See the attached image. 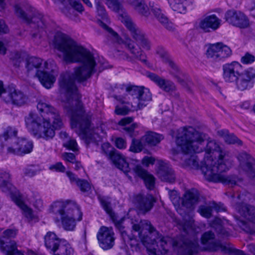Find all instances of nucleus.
Listing matches in <instances>:
<instances>
[{"instance_id": "1", "label": "nucleus", "mask_w": 255, "mask_h": 255, "mask_svg": "<svg viewBox=\"0 0 255 255\" xmlns=\"http://www.w3.org/2000/svg\"><path fill=\"white\" fill-rule=\"evenodd\" d=\"M54 48L63 53V59L67 63L81 62L82 65L74 69L71 76L68 73L60 75L59 79L60 91L65 97V107L70 116L72 128H78L80 136H95L91 122L92 114L83 110L81 96L74 79L82 82L89 79L95 72L97 63L93 54L83 46L78 45L68 35L57 32L54 36Z\"/></svg>"}, {"instance_id": "2", "label": "nucleus", "mask_w": 255, "mask_h": 255, "mask_svg": "<svg viewBox=\"0 0 255 255\" xmlns=\"http://www.w3.org/2000/svg\"><path fill=\"white\" fill-rule=\"evenodd\" d=\"M206 138L205 134L197 131L192 127L180 128L177 131L176 143L185 153H200L205 149L204 157L206 166L201 167V171L205 179L210 182L235 184L236 182L224 172L228 171L233 163L230 152L221 150L217 142L209 140L204 148L203 143Z\"/></svg>"}, {"instance_id": "3", "label": "nucleus", "mask_w": 255, "mask_h": 255, "mask_svg": "<svg viewBox=\"0 0 255 255\" xmlns=\"http://www.w3.org/2000/svg\"><path fill=\"white\" fill-rule=\"evenodd\" d=\"M136 223L132 222V229L138 233V236L143 242L149 243L148 238H151L152 247L147 249L149 255H164L168 251L170 244L173 247L178 249V252L183 255H192L198 252V241L194 236L189 238V234L192 230L190 221L178 223V228L183 231L186 235L178 237L174 240L166 236H162L157 232L148 220H140Z\"/></svg>"}, {"instance_id": "4", "label": "nucleus", "mask_w": 255, "mask_h": 255, "mask_svg": "<svg viewBox=\"0 0 255 255\" xmlns=\"http://www.w3.org/2000/svg\"><path fill=\"white\" fill-rule=\"evenodd\" d=\"M37 108L43 119L35 113H29L25 118L27 128L37 138L42 137L46 139L53 138L55 135V129H60L63 126L58 111L43 101L38 103Z\"/></svg>"}, {"instance_id": "5", "label": "nucleus", "mask_w": 255, "mask_h": 255, "mask_svg": "<svg viewBox=\"0 0 255 255\" xmlns=\"http://www.w3.org/2000/svg\"><path fill=\"white\" fill-rule=\"evenodd\" d=\"M119 19L129 30L131 37L140 47H136L134 42L129 38H126L124 40H119V37L118 39H116L119 43H123L135 58L143 63L147 64L146 56L140 47L146 50H150V41L145 33L132 22L131 19L126 13L121 14Z\"/></svg>"}, {"instance_id": "6", "label": "nucleus", "mask_w": 255, "mask_h": 255, "mask_svg": "<svg viewBox=\"0 0 255 255\" xmlns=\"http://www.w3.org/2000/svg\"><path fill=\"white\" fill-rule=\"evenodd\" d=\"M50 213L59 217L63 229L74 231L77 221L82 219L83 214L79 206L69 200H60L53 202L49 207Z\"/></svg>"}, {"instance_id": "7", "label": "nucleus", "mask_w": 255, "mask_h": 255, "mask_svg": "<svg viewBox=\"0 0 255 255\" xmlns=\"http://www.w3.org/2000/svg\"><path fill=\"white\" fill-rule=\"evenodd\" d=\"M15 13L18 18L28 24H33L40 29L45 28L48 17L37 11L29 4H17L14 6Z\"/></svg>"}, {"instance_id": "8", "label": "nucleus", "mask_w": 255, "mask_h": 255, "mask_svg": "<svg viewBox=\"0 0 255 255\" xmlns=\"http://www.w3.org/2000/svg\"><path fill=\"white\" fill-rule=\"evenodd\" d=\"M100 203L104 210L110 216L111 219L114 223L116 228L121 232L122 236L124 241L125 242H127L128 244L132 249V250L134 249L135 251L138 250L139 249L140 245L139 242L137 241L135 238L128 235L126 232L123 231L124 227L122 225V224L124 219H118V216L113 211L111 203L107 200L104 198H101L100 199Z\"/></svg>"}, {"instance_id": "9", "label": "nucleus", "mask_w": 255, "mask_h": 255, "mask_svg": "<svg viewBox=\"0 0 255 255\" xmlns=\"http://www.w3.org/2000/svg\"><path fill=\"white\" fill-rule=\"evenodd\" d=\"M17 131L8 128L0 136V150L7 154L19 155V138L16 137Z\"/></svg>"}, {"instance_id": "10", "label": "nucleus", "mask_w": 255, "mask_h": 255, "mask_svg": "<svg viewBox=\"0 0 255 255\" xmlns=\"http://www.w3.org/2000/svg\"><path fill=\"white\" fill-rule=\"evenodd\" d=\"M57 75L55 62L49 60L44 62L43 70L37 71L35 76L44 87L50 89L55 83Z\"/></svg>"}, {"instance_id": "11", "label": "nucleus", "mask_w": 255, "mask_h": 255, "mask_svg": "<svg viewBox=\"0 0 255 255\" xmlns=\"http://www.w3.org/2000/svg\"><path fill=\"white\" fill-rule=\"evenodd\" d=\"M16 235V230L7 229L0 236V250L5 255H24L17 250L16 242L12 240Z\"/></svg>"}, {"instance_id": "12", "label": "nucleus", "mask_w": 255, "mask_h": 255, "mask_svg": "<svg viewBox=\"0 0 255 255\" xmlns=\"http://www.w3.org/2000/svg\"><path fill=\"white\" fill-rule=\"evenodd\" d=\"M169 195L171 201L174 206L180 205L187 208H191L195 204L197 203L199 194L195 189H191L187 191L182 198H180L176 191H170Z\"/></svg>"}, {"instance_id": "13", "label": "nucleus", "mask_w": 255, "mask_h": 255, "mask_svg": "<svg viewBox=\"0 0 255 255\" xmlns=\"http://www.w3.org/2000/svg\"><path fill=\"white\" fill-rule=\"evenodd\" d=\"M109 8L118 13L123 12V6L119 0H106ZM135 10L141 15L147 17L150 12L149 8L144 0H127Z\"/></svg>"}, {"instance_id": "14", "label": "nucleus", "mask_w": 255, "mask_h": 255, "mask_svg": "<svg viewBox=\"0 0 255 255\" xmlns=\"http://www.w3.org/2000/svg\"><path fill=\"white\" fill-rule=\"evenodd\" d=\"M232 54V51L231 48L222 42L211 44L207 51L208 58L216 62L224 61Z\"/></svg>"}, {"instance_id": "15", "label": "nucleus", "mask_w": 255, "mask_h": 255, "mask_svg": "<svg viewBox=\"0 0 255 255\" xmlns=\"http://www.w3.org/2000/svg\"><path fill=\"white\" fill-rule=\"evenodd\" d=\"M234 83L240 91L250 90L255 83V70L250 68L241 71Z\"/></svg>"}, {"instance_id": "16", "label": "nucleus", "mask_w": 255, "mask_h": 255, "mask_svg": "<svg viewBox=\"0 0 255 255\" xmlns=\"http://www.w3.org/2000/svg\"><path fill=\"white\" fill-rule=\"evenodd\" d=\"M114 235L115 234L112 228L101 227L97 234L100 247L104 250L112 248L115 244Z\"/></svg>"}, {"instance_id": "17", "label": "nucleus", "mask_w": 255, "mask_h": 255, "mask_svg": "<svg viewBox=\"0 0 255 255\" xmlns=\"http://www.w3.org/2000/svg\"><path fill=\"white\" fill-rule=\"evenodd\" d=\"M225 19L230 24L240 28H246L250 26L248 17L240 11L228 10L225 13Z\"/></svg>"}, {"instance_id": "18", "label": "nucleus", "mask_w": 255, "mask_h": 255, "mask_svg": "<svg viewBox=\"0 0 255 255\" xmlns=\"http://www.w3.org/2000/svg\"><path fill=\"white\" fill-rule=\"evenodd\" d=\"M223 78L226 82L234 83L242 70V66L237 61L228 63L222 66Z\"/></svg>"}, {"instance_id": "19", "label": "nucleus", "mask_w": 255, "mask_h": 255, "mask_svg": "<svg viewBox=\"0 0 255 255\" xmlns=\"http://www.w3.org/2000/svg\"><path fill=\"white\" fill-rule=\"evenodd\" d=\"M156 202L155 198L151 194H139L134 197V202L136 208L143 214L150 211Z\"/></svg>"}, {"instance_id": "20", "label": "nucleus", "mask_w": 255, "mask_h": 255, "mask_svg": "<svg viewBox=\"0 0 255 255\" xmlns=\"http://www.w3.org/2000/svg\"><path fill=\"white\" fill-rule=\"evenodd\" d=\"M156 173L161 181L170 183H174L175 181L174 171L167 163L162 160L158 161Z\"/></svg>"}, {"instance_id": "21", "label": "nucleus", "mask_w": 255, "mask_h": 255, "mask_svg": "<svg viewBox=\"0 0 255 255\" xmlns=\"http://www.w3.org/2000/svg\"><path fill=\"white\" fill-rule=\"evenodd\" d=\"M7 97L4 99L6 103L11 102L13 105L21 107L26 104L28 101V97L23 93L16 90L12 86H8Z\"/></svg>"}, {"instance_id": "22", "label": "nucleus", "mask_w": 255, "mask_h": 255, "mask_svg": "<svg viewBox=\"0 0 255 255\" xmlns=\"http://www.w3.org/2000/svg\"><path fill=\"white\" fill-rule=\"evenodd\" d=\"M241 168L245 171L249 177H255V160L246 152H242L238 157Z\"/></svg>"}, {"instance_id": "23", "label": "nucleus", "mask_w": 255, "mask_h": 255, "mask_svg": "<svg viewBox=\"0 0 255 255\" xmlns=\"http://www.w3.org/2000/svg\"><path fill=\"white\" fill-rule=\"evenodd\" d=\"M95 4L96 7L97 12L98 15L101 18L102 20L99 21V25L106 31H107L115 39L118 38V34L115 32L111 28L109 27L106 23L109 22V19L108 14L106 11L105 8L103 5L101 0H95Z\"/></svg>"}, {"instance_id": "24", "label": "nucleus", "mask_w": 255, "mask_h": 255, "mask_svg": "<svg viewBox=\"0 0 255 255\" xmlns=\"http://www.w3.org/2000/svg\"><path fill=\"white\" fill-rule=\"evenodd\" d=\"M201 243L205 247V250L211 252L221 251L224 244L215 241L214 233L210 231L205 232L201 237Z\"/></svg>"}, {"instance_id": "25", "label": "nucleus", "mask_w": 255, "mask_h": 255, "mask_svg": "<svg viewBox=\"0 0 255 255\" xmlns=\"http://www.w3.org/2000/svg\"><path fill=\"white\" fill-rule=\"evenodd\" d=\"M221 20L215 14H211L202 19L199 23V27L205 32L215 31L219 28Z\"/></svg>"}, {"instance_id": "26", "label": "nucleus", "mask_w": 255, "mask_h": 255, "mask_svg": "<svg viewBox=\"0 0 255 255\" xmlns=\"http://www.w3.org/2000/svg\"><path fill=\"white\" fill-rule=\"evenodd\" d=\"M147 76L165 92H173L176 90V86L171 80L165 79L151 72H148Z\"/></svg>"}, {"instance_id": "27", "label": "nucleus", "mask_w": 255, "mask_h": 255, "mask_svg": "<svg viewBox=\"0 0 255 255\" xmlns=\"http://www.w3.org/2000/svg\"><path fill=\"white\" fill-rule=\"evenodd\" d=\"M49 252L53 255H73L74 251L67 241L61 239Z\"/></svg>"}, {"instance_id": "28", "label": "nucleus", "mask_w": 255, "mask_h": 255, "mask_svg": "<svg viewBox=\"0 0 255 255\" xmlns=\"http://www.w3.org/2000/svg\"><path fill=\"white\" fill-rule=\"evenodd\" d=\"M149 7L151 11L157 19L168 30L174 29L173 24L169 21L168 18L162 12L161 10L157 4L150 2Z\"/></svg>"}, {"instance_id": "29", "label": "nucleus", "mask_w": 255, "mask_h": 255, "mask_svg": "<svg viewBox=\"0 0 255 255\" xmlns=\"http://www.w3.org/2000/svg\"><path fill=\"white\" fill-rule=\"evenodd\" d=\"M109 155L111 160L118 168L125 173L129 171V164L123 155L114 149L110 151Z\"/></svg>"}, {"instance_id": "30", "label": "nucleus", "mask_w": 255, "mask_h": 255, "mask_svg": "<svg viewBox=\"0 0 255 255\" xmlns=\"http://www.w3.org/2000/svg\"><path fill=\"white\" fill-rule=\"evenodd\" d=\"M133 120L132 117L124 118L119 121V125L123 127L121 130L122 132L131 137L134 138L138 134V131L135 130V129L138 127V125L136 123H133L129 125L130 123L132 122Z\"/></svg>"}, {"instance_id": "31", "label": "nucleus", "mask_w": 255, "mask_h": 255, "mask_svg": "<svg viewBox=\"0 0 255 255\" xmlns=\"http://www.w3.org/2000/svg\"><path fill=\"white\" fill-rule=\"evenodd\" d=\"M213 210L219 212L225 211L226 209L223 204L213 202L210 203L209 205L200 206L198 211L202 216L208 219L211 217Z\"/></svg>"}, {"instance_id": "32", "label": "nucleus", "mask_w": 255, "mask_h": 255, "mask_svg": "<svg viewBox=\"0 0 255 255\" xmlns=\"http://www.w3.org/2000/svg\"><path fill=\"white\" fill-rule=\"evenodd\" d=\"M135 174L144 181L146 188L149 190L154 188L155 185V178L151 174H149L146 170L141 166L137 165L133 168Z\"/></svg>"}, {"instance_id": "33", "label": "nucleus", "mask_w": 255, "mask_h": 255, "mask_svg": "<svg viewBox=\"0 0 255 255\" xmlns=\"http://www.w3.org/2000/svg\"><path fill=\"white\" fill-rule=\"evenodd\" d=\"M165 63L168 66L169 74L182 85H186L185 75L182 72L178 66L171 59H165Z\"/></svg>"}, {"instance_id": "34", "label": "nucleus", "mask_w": 255, "mask_h": 255, "mask_svg": "<svg viewBox=\"0 0 255 255\" xmlns=\"http://www.w3.org/2000/svg\"><path fill=\"white\" fill-rule=\"evenodd\" d=\"M43 60L36 57H31L26 60L25 67L28 73L34 72L37 73V71H41L43 69L42 65Z\"/></svg>"}, {"instance_id": "35", "label": "nucleus", "mask_w": 255, "mask_h": 255, "mask_svg": "<svg viewBox=\"0 0 255 255\" xmlns=\"http://www.w3.org/2000/svg\"><path fill=\"white\" fill-rule=\"evenodd\" d=\"M61 239L54 232L48 231L43 237L44 246L50 252Z\"/></svg>"}, {"instance_id": "36", "label": "nucleus", "mask_w": 255, "mask_h": 255, "mask_svg": "<svg viewBox=\"0 0 255 255\" xmlns=\"http://www.w3.org/2000/svg\"><path fill=\"white\" fill-rule=\"evenodd\" d=\"M12 188L10 174L0 169V188L3 192H7L10 191Z\"/></svg>"}, {"instance_id": "37", "label": "nucleus", "mask_w": 255, "mask_h": 255, "mask_svg": "<svg viewBox=\"0 0 255 255\" xmlns=\"http://www.w3.org/2000/svg\"><path fill=\"white\" fill-rule=\"evenodd\" d=\"M184 162L183 163V165L187 167H189L191 169H200L201 170V167L202 166H206L205 164V161L206 160H205L204 158V160L201 162L200 164L199 163V158L196 155H192L189 158H187V156H184Z\"/></svg>"}, {"instance_id": "38", "label": "nucleus", "mask_w": 255, "mask_h": 255, "mask_svg": "<svg viewBox=\"0 0 255 255\" xmlns=\"http://www.w3.org/2000/svg\"><path fill=\"white\" fill-rule=\"evenodd\" d=\"M163 138L161 134L156 132L149 131L147 132L144 136L141 137V140L144 141L149 145H156L159 143Z\"/></svg>"}, {"instance_id": "39", "label": "nucleus", "mask_w": 255, "mask_h": 255, "mask_svg": "<svg viewBox=\"0 0 255 255\" xmlns=\"http://www.w3.org/2000/svg\"><path fill=\"white\" fill-rule=\"evenodd\" d=\"M33 144L32 141L26 138H19V155L23 156L30 153L33 149Z\"/></svg>"}, {"instance_id": "40", "label": "nucleus", "mask_w": 255, "mask_h": 255, "mask_svg": "<svg viewBox=\"0 0 255 255\" xmlns=\"http://www.w3.org/2000/svg\"><path fill=\"white\" fill-rule=\"evenodd\" d=\"M137 99V109H142L151 100V94L149 90L143 87Z\"/></svg>"}, {"instance_id": "41", "label": "nucleus", "mask_w": 255, "mask_h": 255, "mask_svg": "<svg viewBox=\"0 0 255 255\" xmlns=\"http://www.w3.org/2000/svg\"><path fill=\"white\" fill-rule=\"evenodd\" d=\"M240 213L250 222L255 224V208L253 206L245 204L240 210Z\"/></svg>"}, {"instance_id": "42", "label": "nucleus", "mask_w": 255, "mask_h": 255, "mask_svg": "<svg viewBox=\"0 0 255 255\" xmlns=\"http://www.w3.org/2000/svg\"><path fill=\"white\" fill-rule=\"evenodd\" d=\"M211 227L214 228L216 232L222 237H228L230 236L229 232L223 227L222 221L219 218H216L214 219L211 224Z\"/></svg>"}, {"instance_id": "43", "label": "nucleus", "mask_w": 255, "mask_h": 255, "mask_svg": "<svg viewBox=\"0 0 255 255\" xmlns=\"http://www.w3.org/2000/svg\"><path fill=\"white\" fill-rule=\"evenodd\" d=\"M218 133L224 138L225 141L227 143L242 144V141L241 140L239 139L234 134H229L228 130H221L218 131Z\"/></svg>"}, {"instance_id": "44", "label": "nucleus", "mask_w": 255, "mask_h": 255, "mask_svg": "<svg viewBox=\"0 0 255 255\" xmlns=\"http://www.w3.org/2000/svg\"><path fill=\"white\" fill-rule=\"evenodd\" d=\"M221 252L229 255H249L242 250L235 248L232 245L230 244H225L222 247Z\"/></svg>"}, {"instance_id": "45", "label": "nucleus", "mask_w": 255, "mask_h": 255, "mask_svg": "<svg viewBox=\"0 0 255 255\" xmlns=\"http://www.w3.org/2000/svg\"><path fill=\"white\" fill-rule=\"evenodd\" d=\"M142 140L132 138L128 150L133 153H139L143 149Z\"/></svg>"}, {"instance_id": "46", "label": "nucleus", "mask_w": 255, "mask_h": 255, "mask_svg": "<svg viewBox=\"0 0 255 255\" xmlns=\"http://www.w3.org/2000/svg\"><path fill=\"white\" fill-rule=\"evenodd\" d=\"M14 201L16 205H17L24 212L25 217L30 220H32L33 217L32 210L29 208L20 199L16 198Z\"/></svg>"}, {"instance_id": "47", "label": "nucleus", "mask_w": 255, "mask_h": 255, "mask_svg": "<svg viewBox=\"0 0 255 255\" xmlns=\"http://www.w3.org/2000/svg\"><path fill=\"white\" fill-rule=\"evenodd\" d=\"M8 31V27L5 21L0 19V33L5 34ZM0 53L3 55L6 53V48L1 41H0Z\"/></svg>"}, {"instance_id": "48", "label": "nucleus", "mask_w": 255, "mask_h": 255, "mask_svg": "<svg viewBox=\"0 0 255 255\" xmlns=\"http://www.w3.org/2000/svg\"><path fill=\"white\" fill-rule=\"evenodd\" d=\"M143 87H138L134 85L128 86L126 88V91L128 92V93L133 96L134 97L138 99L139 97V94L141 92Z\"/></svg>"}, {"instance_id": "49", "label": "nucleus", "mask_w": 255, "mask_h": 255, "mask_svg": "<svg viewBox=\"0 0 255 255\" xmlns=\"http://www.w3.org/2000/svg\"><path fill=\"white\" fill-rule=\"evenodd\" d=\"M77 185L83 193H88L91 189V184L85 179L78 180Z\"/></svg>"}, {"instance_id": "50", "label": "nucleus", "mask_w": 255, "mask_h": 255, "mask_svg": "<svg viewBox=\"0 0 255 255\" xmlns=\"http://www.w3.org/2000/svg\"><path fill=\"white\" fill-rule=\"evenodd\" d=\"M63 146L68 149L71 150L73 151H78V144L76 140L74 139H70L63 143Z\"/></svg>"}, {"instance_id": "51", "label": "nucleus", "mask_w": 255, "mask_h": 255, "mask_svg": "<svg viewBox=\"0 0 255 255\" xmlns=\"http://www.w3.org/2000/svg\"><path fill=\"white\" fill-rule=\"evenodd\" d=\"M238 225L244 231L250 234L255 232L249 226L248 223L245 221L242 220H238L237 221Z\"/></svg>"}, {"instance_id": "52", "label": "nucleus", "mask_w": 255, "mask_h": 255, "mask_svg": "<svg viewBox=\"0 0 255 255\" xmlns=\"http://www.w3.org/2000/svg\"><path fill=\"white\" fill-rule=\"evenodd\" d=\"M255 60V57L250 54L249 53H246L244 56L241 58V61L243 64H249L254 62Z\"/></svg>"}, {"instance_id": "53", "label": "nucleus", "mask_w": 255, "mask_h": 255, "mask_svg": "<svg viewBox=\"0 0 255 255\" xmlns=\"http://www.w3.org/2000/svg\"><path fill=\"white\" fill-rule=\"evenodd\" d=\"M115 145L120 149H126L127 146L126 140L122 137H118L115 140Z\"/></svg>"}, {"instance_id": "54", "label": "nucleus", "mask_w": 255, "mask_h": 255, "mask_svg": "<svg viewBox=\"0 0 255 255\" xmlns=\"http://www.w3.org/2000/svg\"><path fill=\"white\" fill-rule=\"evenodd\" d=\"M50 170H54L57 172H64L65 171V167L60 162H57L55 164L50 166Z\"/></svg>"}, {"instance_id": "55", "label": "nucleus", "mask_w": 255, "mask_h": 255, "mask_svg": "<svg viewBox=\"0 0 255 255\" xmlns=\"http://www.w3.org/2000/svg\"><path fill=\"white\" fill-rule=\"evenodd\" d=\"M173 10L174 11H177L179 13H185L186 11V7L183 3L182 1L178 4L177 5H174L173 4Z\"/></svg>"}, {"instance_id": "56", "label": "nucleus", "mask_w": 255, "mask_h": 255, "mask_svg": "<svg viewBox=\"0 0 255 255\" xmlns=\"http://www.w3.org/2000/svg\"><path fill=\"white\" fill-rule=\"evenodd\" d=\"M62 156L64 159L68 162L74 163L76 161L75 155L72 153L65 152Z\"/></svg>"}, {"instance_id": "57", "label": "nucleus", "mask_w": 255, "mask_h": 255, "mask_svg": "<svg viewBox=\"0 0 255 255\" xmlns=\"http://www.w3.org/2000/svg\"><path fill=\"white\" fill-rule=\"evenodd\" d=\"M70 5L77 11L81 12L84 10L83 6L81 3L78 0L71 2Z\"/></svg>"}, {"instance_id": "58", "label": "nucleus", "mask_w": 255, "mask_h": 255, "mask_svg": "<svg viewBox=\"0 0 255 255\" xmlns=\"http://www.w3.org/2000/svg\"><path fill=\"white\" fill-rule=\"evenodd\" d=\"M8 87L4 89L3 88V84L1 81H0V97L4 100L7 96Z\"/></svg>"}, {"instance_id": "59", "label": "nucleus", "mask_w": 255, "mask_h": 255, "mask_svg": "<svg viewBox=\"0 0 255 255\" xmlns=\"http://www.w3.org/2000/svg\"><path fill=\"white\" fill-rule=\"evenodd\" d=\"M155 161V159L152 157H149L145 156L143 157L142 160V163L145 166H148L149 164H153Z\"/></svg>"}, {"instance_id": "60", "label": "nucleus", "mask_w": 255, "mask_h": 255, "mask_svg": "<svg viewBox=\"0 0 255 255\" xmlns=\"http://www.w3.org/2000/svg\"><path fill=\"white\" fill-rule=\"evenodd\" d=\"M129 110L126 107L118 108L115 110V113L119 115H125L128 114Z\"/></svg>"}, {"instance_id": "61", "label": "nucleus", "mask_w": 255, "mask_h": 255, "mask_svg": "<svg viewBox=\"0 0 255 255\" xmlns=\"http://www.w3.org/2000/svg\"><path fill=\"white\" fill-rule=\"evenodd\" d=\"M66 175L69 178L71 183L75 182L77 184V182L78 180H80V179L78 178V177L75 175L74 173H73L71 171L66 172Z\"/></svg>"}, {"instance_id": "62", "label": "nucleus", "mask_w": 255, "mask_h": 255, "mask_svg": "<svg viewBox=\"0 0 255 255\" xmlns=\"http://www.w3.org/2000/svg\"><path fill=\"white\" fill-rule=\"evenodd\" d=\"M33 205L38 210H40L43 207V201L41 198H37L34 201Z\"/></svg>"}, {"instance_id": "63", "label": "nucleus", "mask_w": 255, "mask_h": 255, "mask_svg": "<svg viewBox=\"0 0 255 255\" xmlns=\"http://www.w3.org/2000/svg\"><path fill=\"white\" fill-rule=\"evenodd\" d=\"M24 173L28 176L32 177L36 174V171L32 168H27L25 170Z\"/></svg>"}, {"instance_id": "64", "label": "nucleus", "mask_w": 255, "mask_h": 255, "mask_svg": "<svg viewBox=\"0 0 255 255\" xmlns=\"http://www.w3.org/2000/svg\"><path fill=\"white\" fill-rule=\"evenodd\" d=\"M249 251L253 255H255V245L253 244H249L247 246Z\"/></svg>"}]
</instances>
